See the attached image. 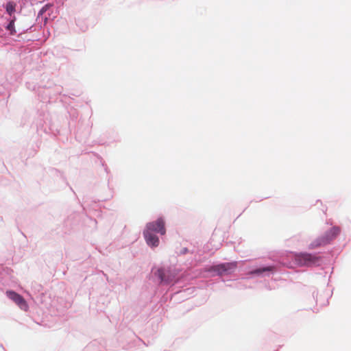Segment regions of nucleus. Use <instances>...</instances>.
<instances>
[{
  "instance_id": "obj_4",
  "label": "nucleus",
  "mask_w": 351,
  "mask_h": 351,
  "mask_svg": "<svg viewBox=\"0 0 351 351\" xmlns=\"http://www.w3.org/2000/svg\"><path fill=\"white\" fill-rule=\"evenodd\" d=\"M145 230H149V232L153 233H160L163 235L165 234V221L162 218H159L155 221L148 223Z\"/></svg>"
},
{
  "instance_id": "obj_2",
  "label": "nucleus",
  "mask_w": 351,
  "mask_h": 351,
  "mask_svg": "<svg viewBox=\"0 0 351 351\" xmlns=\"http://www.w3.org/2000/svg\"><path fill=\"white\" fill-rule=\"evenodd\" d=\"M155 276H158L161 282L169 283L174 278V269L167 266L153 269Z\"/></svg>"
},
{
  "instance_id": "obj_9",
  "label": "nucleus",
  "mask_w": 351,
  "mask_h": 351,
  "mask_svg": "<svg viewBox=\"0 0 351 351\" xmlns=\"http://www.w3.org/2000/svg\"><path fill=\"white\" fill-rule=\"evenodd\" d=\"M6 11L11 15L15 11V4L13 2H8L6 5Z\"/></svg>"
},
{
  "instance_id": "obj_8",
  "label": "nucleus",
  "mask_w": 351,
  "mask_h": 351,
  "mask_svg": "<svg viewBox=\"0 0 351 351\" xmlns=\"http://www.w3.org/2000/svg\"><path fill=\"white\" fill-rule=\"evenodd\" d=\"M326 244V241L324 240V237L319 238L314 241H313L310 245L308 248L311 250L315 249L317 247H320L321 245Z\"/></svg>"
},
{
  "instance_id": "obj_1",
  "label": "nucleus",
  "mask_w": 351,
  "mask_h": 351,
  "mask_svg": "<svg viewBox=\"0 0 351 351\" xmlns=\"http://www.w3.org/2000/svg\"><path fill=\"white\" fill-rule=\"evenodd\" d=\"M295 263L300 267H311L319 265L321 258L316 254L309 253H298L294 255Z\"/></svg>"
},
{
  "instance_id": "obj_12",
  "label": "nucleus",
  "mask_w": 351,
  "mask_h": 351,
  "mask_svg": "<svg viewBox=\"0 0 351 351\" xmlns=\"http://www.w3.org/2000/svg\"><path fill=\"white\" fill-rule=\"evenodd\" d=\"M186 252V249L183 250V253H185Z\"/></svg>"
},
{
  "instance_id": "obj_7",
  "label": "nucleus",
  "mask_w": 351,
  "mask_h": 351,
  "mask_svg": "<svg viewBox=\"0 0 351 351\" xmlns=\"http://www.w3.org/2000/svg\"><path fill=\"white\" fill-rule=\"evenodd\" d=\"M340 232V228L336 226L332 227L330 230L326 232L325 236L324 237V240L326 241V243L336 238V237L339 234Z\"/></svg>"
},
{
  "instance_id": "obj_5",
  "label": "nucleus",
  "mask_w": 351,
  "mask_h": 351,
  "mask_svg": "<svg viewBox=\"0 0 351 351\" xmlns=\"http://www.w3.org/2000/svg\"><path fill=\"white\" fill-rule=\"evenodd\" d=\"M236 267V263H226L213 267L212 271L217 272L219 275H223L234 270Z\"/></svg>"
},
{
  "instance_id": "obj_11",
  "label": "nucleus",
  "mask_w": 351,
  "mask_h": 351,
  "mask_svg": "<svg viewBox=\"0 0 351 351\" xmlns=\"http://www.w3.org/2000/svg\"><path fill=\"white\" fill-rule=\"evenodd\" d=\"M14 20H12L7 26V29L9 31H10L11 34H13L14 32H15V30L14 29Z\"/></svg>"
},
{
  "instance_id": "obj_10",
  "label": "nucleus",
  "mask_w": 351,
  "mask_h": 351,
  "mask_svg": "<svg viewBox=\"0 0 351 351\" xmlns=\"http://www.w3.org/2000/svg\"><path fill=\"white\" fill-rule=\"evenodd\" d=\"M273 267H263V268H261V269H256L255 271H253L254 274H261L264 271H272L273 270Z\"/></svg>"
},
{
  "instance_id": "obj_6",
  "label": "nucleus",
  "mask_w": 351,
  "mask_h": 351,
  "mask_svg": "<svg viewBox=\"0 0 351 351\" xmlns=\"http://www.w3.org/2000/svg\"><path fill=\"white\" fill-rule=\"evenodd\" d=\"M144 237L148 245L156 247L159 244V239L153 232H149V230H144Z\"/></svg>"
},
{
  "instance_id": "obj_3",
  "label": "nucleus",
  "mask_w": 351,
  "mask_h": 351,
  "mask_svg": "<svg viewBox=\"0 0 351 351\" xmlns=\"http://www.w3.org/2000/svg\"><path fill=\"white\" fill-rule=\"evenodd\" d=\"M6 295L17 304L21 310L27 311L29 306L25 300L21 295L13 291H7Z\"/></svg>"
}]
</instances>
